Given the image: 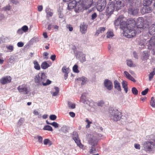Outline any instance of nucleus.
Here are the masks:
<instances>
[{"mask_svg": "<svg viewBox=\"0 0 155 155\" xmlns=\"http://www.w3.org/2000/svg\"><path fill=\"white\" fill-rule=\"evenodd\" d=\"M17 89L19 93L23 94H28L31 91L30 87L26 84L19 86Z\"/></svg>", "mask_w": 155, "mask_h": 155, "instance_id": "obj_8", "label": "nucleus"}, {"mask_svg": "<svg viewBox=\"0 0 155 155\" xmlns=\"http://www.w3.org/2000/svg\"><path fill=\"white\" fill-rule=\"evenodd\" d=\"M143 5H149L152 2V0H143Z\"/></svg>", "mask_w": 155, "mask_h": 155, "instance_id": "obj_34", "label": "nucleus"}, {"mask_svg": "<svg viewBox=\"0 0 155 155\" xmlns=\"http://www.w3.org/2000/svg\"><path fill=\"white\" fill-rule=\"evenodd\" d=\"M80 80L81 81H82L81 85H84V84L87 81L86 78L84 77H82L80 78Z\"/></svg>", "mask_w": 155, "mask_h": 155, "instance_id": "obj_47", "label": "nucleus"}, {"mask_svg": "<svg viewBox=\"0 0 155 155\" xmlns=\"http://www.w3.org/2000/svg\"><path fill=\"white\" fill-rule=\"evenodd\" d=\"M86 94L84 93L82 94L81 96V97L80 101L84 104H87L89 105V106H91V103L88 100L86 99Z\"/></svg>", "mask_w": 155, "mask_h": 155, "instance_id": "obj_16", "label": "nucleus"}, {"mask_svg": "<svg viewBox=\"0 0 155 155\" xmlns=\"http://www.w3.org/2000/svg\"><path fill=\"white\" fill-rule=\"evenodd\" d=\"M43 130L51 131H53L52 127L49 125H46L43 128Z\"/></svg>", "mask_w": 155, "mask_h": 155, "instance_id": "obj_35", "label": "nucleus"}, {"mask_svg": "<svg viewBox=\"0 0 155 155\" xmlns=\"http://www.w3.org/2000/svg\"><path fill=\"white\" fill-rule=\"evenodd\" d=\"M97 15L96 13H94L91 15V19L92 20L94 19L97 17Z\"/></svg>", "mask_w": 155, "mask_h": 155, "instance_id": "obj_57", "label": "nucleus"}, {"mask_svg": "<svg viewBox=\"0 0 155 155\" xmlns=\"http://www.w3.org/2000/svg\"><path fill=\"white\" fill-rule=\"evenodd\" d=\"M128 79L130 80L133 82H136V80H135V79L131 75L130 77Z\"/></svg>", "mask_w": 155, "mask_h": 155, "instance_id": "obj_61", "label": "nucleus"}, {"mask_svg": "<svg viewBox=\"0 0 155 155\" xmlns=\"http://www.w3.org/2000/svg\"><path fill=\"white\" fill-rule=\"evenodd\" d=\"M23 121L24 119L22 118H21L19 120L18 122V124H19L20 125H21L23 122Z\"/></svg>", "mask_w": 155, "mask_h": 155, "instance_id": "obj_60", "label": "nucleus"}, {"mask_svg": "<svg viewBox=\"0 0 155 155\" xmlns=\"http://www.w3.org/2000/svg\"><path fill=\"white\" fill-rule=\"evenodd\" d=\"M101 33H102L105 30V28L104 27H100L98 28Z\"/></svg>", "mask_w": 155, "mask_h": 155, "instance_id": "obj_59", "label": "nucleus"}, {"mask_svg": "<svg viewBox=\"0 0 155 155\" xmlns=\"http://www.w3.org/2000/svg\"><path fill=\"white\" fill-rule=\"evenodd\" d=\"M132 91L133 94L134 95H137L138 94V91L135 87H133L132 89Z\"/></svg>", "mask_w": 155, "mask_h": 155, "instance_id": "obj_45", "label": "nucleus"}, {"mask_svg": "<svg viewBox=\"0 0 155 155\" xmlns=\"http://www.w3.org/2000/svg\"><path fill=\"white\" fill-rule=\"evenodd\" d=\"M85 122L87 123V124L86 126V128H89L90 127L91 124H92V121H90L88 118L86 119Z\"/></svg>", "mask_w": 155, "mask_h": 155, "instance_id": "obj_37", "label": "nucleus"}, {"mask_svg": "<svg viewBox=\"0 0 155 155\" xmlns=\"http://www.w3.org/2000/svg\"><path fill=\"white\" fill-rule=\"evenodd\" d=\"M34 80L35 83L38 86H47L51 82V81L47 79L46 74L42 72H40L36 75L34 77Z\"/></svg>", "mask_w": 155, "mask_h": 155, "instance_id": "obj_3", "label": "nucleus"}, {"mask_svg": "<svg viewBox=\"0 0 155 155\" xmlns=\"http://www.w3.org/2000/svg\"><path fill=\"white\" fill-rule=\"evenodd\" d=\"M124 18L120 15L114 22L115 26L120 25V28L123 30V35L127 38H131L135 36V31L134 29L135 21L134 20L128 21L127 23L124 21Z\"/></svg>", "mask_w": 155, "mask_h": 155, "instance_id": "obj_1", "label": "nucleus"}, {"mask_svg": "<svg viewBox=\"0 0 155 155\" xmlns=\"http://www.w3.org/2000/svg\"><path fill=\"white\" fill-rule=\"evenodd\" d=\"M152 11V8L149 5H143L141 12L143 14L150 13Z\"/></svg>", "mask_w": 155, "mask_h": 155, "instance_id": "obj_18", "label": "nucleus"}, {"mask_svg": "<svg viewBox=\"0 0 155 155\" xmlns=\"http://www.w3.org/2000/svg\"><path fill=\"white\" fill-rule=\"evenodd\" d=\"M122 87L124 88L125 92L127 93L128 91V87L127 82L124 81H123L122 82Z\"/></svg>", "mask_w": 155, "mask_h": 155, "instance_id": "obj_25", "label": "nucleus"}, {"mask_svg": "<svg viewBox=\"0 0 155 155\" xmlns=\"http://www.w3.org/2000/svg\"><path fill=\"white\" fill-rule=\"evenodd\" d=\"M62 72L64 73H69L70 71L69 68H67L65 66H64L62 67Z\"/></svg>", "mask_w": 155, "mask_h": 155, "instance_id": "obj_41", "label": "nucleus"}, {"mask_svg": "<svg viewBox=\"0 0 155 155\" xmlns=\"http://www.w3.org/2000/svg\"><path fill=\"white\" fill-rule=\"evenodd\" d=\"M21 28L24 32H27L28 29V27L27 25L23 26Z\"/></svg>", "mask_w": 155, "mask_h": 155, "instance_id": "obj_46", "label": "nucleus"}, {"mask_svg": "<svg viewBox=\"0 0 155 155\" xmlns=\"http://www.w3.org/2000/svg\"><path fill=\"white\" fill-rule=\"evenodd\" d=\"M134 147L137 149H140V145L138 143H135L134 145Z\"/></svg>", "mask_w": 155, "mask_h": 155, "instance_id": "obj_56", "label": "nucleus"}, {"mask_svg": "<svg viewBox=\"0 0 155 155\" xmlns=\"http://www.w3.org/2000/svg\"><path fill=\"white\" fill-rule=\"evenodd\" d=\"M39 40L38 38V37H34L31 40L30 42L32 44H33L34 42H38Z\"/></svg>", "mask_w": 155, "mask_h": 155, "instance_id": "obj_43", "label": "nucleus"}, {"mask_svg": "<svg viewBox=\"0 0 155 155\" xmlns=\"http://www.w3.org/2000/svg\"><path fill=\"white\" fill-rule=\"evenodd\" d=\"M155 146L153 142L146 141L143 144V150L146 151L150 152L152 150V149Z\"/></svg>", "mask_w": 155, "mask_h": 155, "instance_id": "obj_7", "label": "nucleus"}, {"mask_svg": "<svg viewBox=\"0 0 155 155\" xmlns=\"http://www.w3.org/2000/svg\"><path fill=\"white\" fill-rule=\"evenodd\" d=\"M49 67V64L46 62H43L41 65V68L43 69H46Z\"/></svg>", "mask_w": 155, "mask_h": 155, "instance_id": "obj_28", "label": "nucleus"}, {"mask_svg": "<svg viewBox=\"0 0 155 155\" xmlns=\"http://www.w3.org/2000/svg\"><path fill=\"white\" fill-rule=\"evenodd\" d=\"M37 137L38 139V142L40 143H42L43 141V138L42 137L38 136Z\"/></svg>", "mask_w": 155, "mask_h": 155, "instance_id": "obj_50", "label": "nucleus"}, {"mask_svg": "<svg viewBox=\"0 0 155 155\" xmlns=\"http://www.w3.org/2000/svg\"><path fill=\"white\" fill-rule=\"evenodd\" d=\"M77 2L76 1L73 0L71 2H70L68 5V8L69 10H71L74 8L75 7H76L75 11L77 12H79L80 10H78V8L79 7V5H81L80 4L78 6V9H77V7L76 6Z\"/></svg>", "mask_w": 155, "mask_h": 155, "instance_id": "obj_13", "label": "nucleus"}, {"mask_svg": "<svg viewBox=\"0 0 155 155\" xmlns=\"http://www.w3.org/2000/svg\"><path fill=\"white\" fill-rule=\"evenodd\" d=\"M114 83L115 89L118 91L120 92L121 88L120 83L117 80H115Z\"/></svg>", "mask_w": 155, "mask_h": 155, "instance_id": "obj_20", "label": "nucleus"}, {"mask_svg": "<svg viewBox=\"0 0 155 155\" xmlns=\"http://www.w3.org/2000/svg\"><path fill=\"white\" fill-rule=\"evenodd\" d=\"M43 143L44 145H46L48 144L49 146H50L52 144L51 141L48 139H44Z\"/></svg>", "mask_w": 155, "mask_h": 155, "instance_id": "obj_33", "label": "nucleus"}, {"mask_svg": "<svg viewBox=\"0 0 155 155\" xmlns=\"http://www.w3.org/2000/svg\"><path fill=\"white\" fill-rule=\"evenodd\" d=\"M127 65L130 67H134L135 66L134 65L132 61L131 60H127Z\"/></svg>", "mask_w": 155, "mask_h": 155, "instance_id": "obj_40", "label": "nucleus"}, {"mask_svg": "<svg viewBox=\"0 0 155 155\" xmlns=\"http://www.w3.org/2000/svg\"><path fill=\"white\" fill-rule=\"evenodd\" d=\"M11 78L9 76L3 78L0 80L1 83L3 84H5L6 83H9L11 81Z\"/></svg>", "mask_w": 155, "mask_h": 155, "instance_id": "obj_17", "label": "nucleus"}, {"mask_svg": "<svg viewBox=\"0 0 155 155\" xmlns=\"http://www.w3.org/2000/svg\"><path fill=\"white\" fill-rule=\"evenodd\" d=\"M114 36L113 30H109L106 33V37L107 38H111Z\"/></svg>", "mask_w": 155, "mask_h": 155, "instance_id": "obj_23", "label": "nucleus"}, {"mask_svg": "<svg viewBox=\"0 0 155 155\" xmlns=\"http://www.w3.org/2000/svg\"><path fill=\"white\" fill-rule=\"evenodd\" d=\"M24 45V44L23 42H18L17 43V45L18 47H22Z\"/></svg>", "mask_w": 155, "mask_h": 155, "instance_id": "obj_54", "label": "nucleus"}, {"mask_svg": "<svg viewBox=\"0 0 155 155\" xmlns=\"http://www.w3.org/2000/svg\"><path fill=\"white\" fill-rule=\"evenodd\" d=\"M72 137L73 140L78 138V135L77 132L76 131H74L72 133Z\"/></svg>", "mask_w": 155, "mask_h": 155, "instance_id": "obj_44", "label": "nucleus"}, {"mask_svg": "<svg viewBox=\"0 0 155 155\" xmlns=\"http://www.w3.org/2000/svg\"><path fill=\"white\" fill-rule=\"evenodd\" d=\"M122 116L121 113L117 109L109 110V117L110 119L114 121L120 120Z\"/></svg>", "mask_w": 155, "mask_h": 155, "instance_id": "obj_5", "label": "nucleus"}, {"mask_svg": "<svg viewBox=\"0 0 155 155\" xmlns=\"http://www.w3.org/2000/svg\"><path fill=\"white\" fill-rule=\"evenodd\" d=\"M56 56L55 55H52L50 57L51 59L53 61H54L56 59Z\"/></svg>", "mask_w": 155, "mask_h": 155, "instance_id": "obj_62", "label": "nucleus"}, {"mask_svg": "<svg viewBox=\"0 0 155 155\" xmlns=\"http://www.w3.org/2000/svg\"><path fill=\"white\" fill-rule=\"evenodd\" d=\"M126 5L128 8V13L133 15H137L139 12V8L141 5V0H127Z\"/></svg>", "mask_w": 155, "mask_h": 155, "instance_id": "obj_2", "label": "nucleus"}, {"mask_svg": "<svg viewBox=\"0 0 155 155\" xmlns=\"http://www.w3.org/2000/svg\"><path fill=\"white\" fill-rule=\"evenodd\" d=\"M6 48L9 51V52H12L14 49V46L12 45H9L6 46Z\"/></svg>", "mask_w": 155, "mask_h": 155, "instance_id": "obj_38", "label": "nucleus"}, {"mask_svg": "<svg viewBox=\"0 0 155 155\" xmlns=\"http://www.w3.org/2000/svg\"><path fill=\"white\" fill-rule=\"evenodd\" d=\"M24 32L21 28L19 29L17 31V33L19 35L22 34Z\"/></svg>", "mask_w": 155, "mask_h": 155, "instance_id": "obj_53", "label": "nucleus"}, {"mask_svg": "<svg viewBox=\"0 0 155 155\" xmlns=\"http://www.w3.org/2000/svg\"><path fill=\"white\" fill-rule=\"evenodd\" d=\"M123 0H115V5L116 7V10H118L121 9L125 5L123 2Z\"/></svg>", "mask_w": 155, "mask_h": 155, "instance_id": "obj_14", "label": "nucleus"}, {"mask_svg": "<svg viewBox=\"0 0 155 155\" xmlns=\"http://www.w3.org/2000/svg\"><path fill=\"white\" fill-rule=\"evenodd\" d=\"M150 104L152 107H155V99L153 97H152L151 98Z\"/></svg>", "mask_w": 155, "mask_h": 155, "instance_id": "obj_30", "label": "nucleus"}, {"mask_svg": "<svg viewBox=\"0 0 155 155\" xmlns=\"http://www.w3.org/2000/svg\"><path fill=\"white\" fill-rule=\"evenodd\" d=\"M61 131L65 133L67 132V127L66 126H63L61 129Z\"/></svg>", "mask_w": 155, "mask_h": 155, "instance_id": "obj_55", "label": "nucleus"}, {"mask_svg": "<svg viewBox=\"0 0 155 155\" xmlns=\"http://www.w3.org/2000/svg\"><path fill=\"white\" fill-rule=\"evenodd\" d=\"M80 31L82 33L84 34L87 31V26L84 23L81 25Z\"/></svg>", "mask_w": 155, "mask_h": 155, "instance_id": "obj_22", "label": "nucleus"}, {"mask_svg": "<svg viewBox=\"0 0 155 155\" xmlns=\"http://www.w3.org/2000/svg\"><path fill=\"white\" fill-rule=\"evenodd\" d=\"M78 66L77 64H75L73 67V70L74 72L78 73L79 71L78 69Z\"/></svg>", "mask_w": 155, "mask_h": 155, "instance_id": "obj_39", "label": "nucleus"}, {"mask_svg": "<svg viewBox=\"0 0 155 155\" xmlns=\"http://www.w3.org/2000/svg\"><path fill=\"white\" fill-rule=\"evenodd\" d=\"M106 5V0H98L97 5V10L99 12L102 11Z\"/></svg>", "mask_w": 155, "mask_h": 155, "instance_id": "obj_11", "label": "nucleus"}, {"mask_svg": "<svg viewBox=\"0 0 155 155\" xmlns=\"http://www.w3.org/2000/svg\"><path fill=\"white\" fill-rule=\"evenodd\" d=\"M45 12L46 13V17L47 18L51 17L53 13L52 10L49 8H47L45 10Z\"/></svg>", "mask_w": 155, "mask_h": 155, "instance_id": "obj_21", "label": "nucleus"}, {"mask_svg": "<svg viewBox=\"0 0 155 155\" xmlns=\"http://www.w3.org/2000/svg\"><path fill=\"white\" fill-rule=\"evenodd\" d=\"M34 68L36 70H39L40 69V66L37 61H35L33 62Z\"/></svg>", "mask_w": 155, "mask_h": 155, "instance_id": "obj_27", "label": "nucleus"}, {"mask_svg": "<svg viewBox=\"0 0 155 155\" xmlns=\"http://www.w3.org/2000/svg\"><path fill=\"white\" fill-rule=\"evenodd\" d=\"M11 9V7L10 5H8L6 6L4 8V9L5 10H9Z\"/></svg>", "mask_w": 155, "mask_h": 155, "instance_id": "obj_63", "label": "nucleus"}, {"mask_svg": "<svg viewBox=\"0 0 155 155\" xmlns=\"http://www.w3.org/2000/svg\"><path fill=\"white\" fill-rule=\"evenodd\" d=\"M93 0H84L82 4H81L78 8V10H81L82 8L84 9H87L92 5Z\"/></svg>", "mask_w": 155, "mask_h": 155, "instance_id": "obj_10", "label": "nucleus"}, {"mask_svg": "<svg viewBox=\"0 0 155 155\" xmlns=\"http://www.w3.org/2000/svg\"><path fill=\"white\" fill-rule=\"evenodd\" d=\"M149 57V54L148 52H144V53L143 54V57L142 58L143 60H146L148 59Z\"/></svg>", "mask_w": 155, "mask_h": 155, "instance_id": "obj_29", "label": "nucleus"}, {"mask_svg": "<svg viewBox=\"0 0 155 155\" xmlns=\"http://www.w3.org/2000/svg\"><path fill=\"white\" fill-rule=\"evenodd\" d=\"M147 45L148 49H153L155 53V36H153L151 38Z\"/></svg>", "mask_w": 155, "mask_h": 155, "instance_id": "obj_12", "label": "nucleus"}, {"mask_svg": "<svg viewBox=\"0 0 155 155\" xmlns=\"http://www.w3.org/2000/svg\"><path fill=\"white\" fill-rule=\"evenodd\" d=\"M143 19L142 17H139L138 18L137 21V27L135 26L136 24L134 26V29L135 31V35L137 33H140L143 29Z\"/></svg>", "mask_w": 155, "mask_h": 155, "instance_id": "obj_6", "label": "nucleus"}, {"mask_svg": "<svg viewBox=\"0 0 155 155\" xmlns=\"http://www.w3.org/2000/svg\"><path fill=\"white\" fill-rule=\"evenodd\" d=\"M68 106L69 108L74 109L75 108L76 105L74 103H73L70 101L68 102Z\"/></svg>", "mask_w": 155, "mask_h": 155, "instance_id": "obj_31", "label": "nucleus"}, {"mask_svg": "<svg viewBox=\"0 0 155 155\" xmlns=\"http://www.w3.org/2000/svg\"><path fill=\"white\" fill-rule=\"evenodd\" d=\"M58 15L59 17L60 18H63V15L61 11H58Z\"/></svg>", "mask_w": 155, "mask_h": 155, "instance_id": "obj_58", "label": "nucleus"}, {"mask_svg": "<svg viewBox=\"0 0 155 155\" xmlns=\"http://www.w3.org/2000/svg\"><path fill=\"white\" fill-rule=\"evenodd\" d=\"M115 0H109V2L106 9V12L107 14L110 15L115 9L116 7L115 5Z\"/></svg>", "mask_w": 155, "mask_h": 155, "instance_id": "obj_9", "label": "nucleus"}, {"mask_svg": "<svg viewBox=\"0 0 155 155\" xmlns=\"http://www.w3.org/2000/svg\"><path fill=\"white\" fill-rule=\"evenodd\" d=\"M104 84V87L108 90H110L113 88V83L110 80L107 79H105Z\"/></svg>", "mask_w": 155, "mask_h": 155, "instance_id": "obj_15", "label": "nucleus"}, {"mask_svg": "<svg viewBox=\"0 0 155 155\" xmlns=\"http://www.w3.org/2000/svg\"><path fill=\"white\" fill-rule=\"evenodd\" d=\"M77 57H78L81 62L83 63L86 61L85 55L82 52H79L77 54Z\"/></svg>", "mask_w": 155, "mask_h": 155, "instance_id": "obj_19", "label": "nucleus"}, {"mask_svg": "<svg viewBox=\"0 0 155 155\" xmlns=\"http://www.w3.org/2000/svg\"><path fill=\"white\" fill-rule=\"evenodd\" d=\"M155 74V70L154 69L153 71L150 73L149 74V81H151L153 78V76Z\"/></svg>", "mask_w": 155, "mask_h": 155, "instance_id": "obj_36", "label": "nucleus"}, {"mask_svg": "<svg viewBox=\"0 0 155 155\" xmlns=\"http://www.w3.org/2000/svg\"><path fill=\"white\" fill-rule=\"evenodd\" d=\"M87 137L89 143L92 145L91 149L90 150L89 152L90 153H94L96 151L94 147L97 145L98 140L96 136L93 134H88Z\"/></svg>", "mask_w": 155, "mask_h": 155, "instance_id": "obj_4", "label": "nucleus"}, {"mask_svg": "<svg viewBox=\"0 0 155 155\" xmlns=\"http://www.w3.org/2000/svg\"><path fill=\"white\" fill-rule=\"evenodd\" d=\"M149 91V89L148 88H146L143 91L141 92V94L143 95H146L148 91Z\"/></svg>", "mask_w": 155, "mask_h": 155, "instance_id": "obj_49", "label": "nucleus"}, {"mask_svg": "<svg viewBox=\"0 0 155 155\" xmlns=\"http://www.w3.org/2000/svg\"><path fill=\"white\" fill-rule=\"evenodd\" d=\"M105 103L104 101L103 100H101L97 103V104L98 106L102 107Z\"/></svg>", "mask_w": 155, "mask_h": 155, "instance_id": "obj_42", "label": "nucleus"}, {"mask_svg": "<svg viewBox=\"0 0 155 155\" xmlns=\"http://www.w3.org/2000/svg\"><path fill=\"white\" fill-rule=\"evenodd\" d=\"M74 140L78 147L80 148H82L83 147V145L81 143L79 137L75 139Z\"/></svg>", "mask_w": 155, "mask_h": 155, "instance_id": "obj_24", "label": "nucleus"}, {"mask_svg": "<svg viewBox=\"0 0 155 155\" xmlns=\"http://www.w3.org/2000/svg\"><path fill=\"white\" fill-rule=\"evenodd\" d=\"M51 125H52L55 128H57L59 126L58 124L57 123L55 122L51 123Z\"/></svg>", "mask_w": 155, "mask_h": 155, "instance_id": "obj_51", "label": "nucleus"}, {"mask_svg": "<svg viewBox=\"0 0 155 155\" xmlns=\"http://www.w3.org/2000/svg\"><path fill=\"white\" fill-rule=\"evenodd\" d=\"M124 75L125 76L127 79L130 77L131 75L127 71H124Z\"/></svg>", "mask_w": 155, "mask_h": 155, "instance_id": "obj_52", "label": "nucleus"}, {"mask_svg": "<svg viewBox=\"0 0 155 155\" xmlns=\"http://www.w3.org/2000/svg\"><path fill=\"white\" fill-rule=\"evenodd\" d=\"M147 42H148V41H147L145 39H143L140 40L139 42V44L140 45L144 46L147 44L146 43Z\"/></svg>", "mask_w": 155, "mask_h": 155, "instance_id": "obj_32", "label": "nucleus"}, {"mask_svg": "<svg viewBox=\"0 0 155 155\" xmlns=\"http://www.w3.org/2000/svg\"><path fill=\"white\" fill-rule=\"evenodd\" d=\"M49 118L51 120H54L57 118V116L55 115H51L49 117Z\"/></svg>", "mask_w": 155, "mask_h": 155, "instance_id": "obj_48", "label": "nucleus"}, {"mask_svg": "<svg viewBox=\"0 0 155 155\" xmlns=\"http://www.w3.org/2000/svg\"><path fill=\"white\" fill-rule=\"evenodd\" d=\"M54 89L55 90L54 92H51V94H52L53 96H56L59 92V89L58 87H55Z\"/></svg>", "mask_w": 155, "mask_h": 155, "instance_id": "obj_26", "label": "nucleus"}, {"mask_svg": "<svg viewBox=\"0 0 155 155\" xmlns=\"http://www.w3.org/2000/svg\"><path fill=\"white\" fill-rule=\"evenodd\" d=\"M69 115L72 117H74L75 116V114L72 112H70L69 113Z\"/></svg>", "mask_w": 155, "mask_h": 155, "instance_id": "obj_64", "label": "nucleus"}]
</instances>
